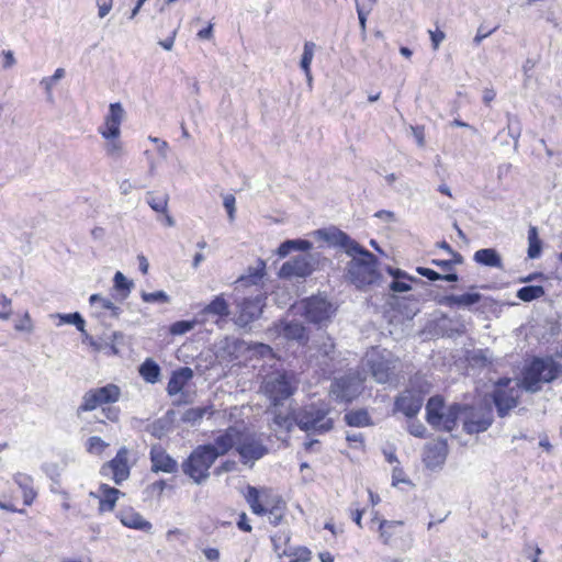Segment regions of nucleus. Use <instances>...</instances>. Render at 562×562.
I'll return each instance as SVG.
<instances>
[{
  "label": "nucleus",
  "instance_id": "1",
  "mask_svg": "<svg viewBox=\"0 0 562 562\" xmlns=\"http://www.w3.org/2000/svg\"><path fill=\"white\" fill-rule=\"evenodd\" d=\"M335 238L336 244L344 248L347 255L360 256L353 257L347 265L346 277L350 283L362 290L380 280L378 259L372 252L360 246L345 232L338 231Z\"/></svg>",
  "mask_w": 562,
  "mask_h": 562
},
{
  "label": "nucleus",
  "instance_id": "2",
  "mask_svg": "<svg viewBox=\"0 0 562 562\" xmlns=\"http://www.w3.org/2000/svg\"><path fill=\"white\" fill-rule=\"evenodd\" d=\"M121 396V387L114 383L91 387L82 395L76 413L80 416L100 408L108 420L116 423L120 419L121 409L114 404L120 401Z\"/></svg>",
  "mask_w": 562,
  "mask_h": 562
},
{
  "label": "nucleus",
  "instance_id": "3",
  "mask_svg": "<svg viewBox=\"0 0 562 562\" xmlns=\"http://www.w3.org/2000/svg\"><path fill=\"white\" fill-rule=\"evenodd\" d=\"M562 372V366L551 356H535L521 369L520 386L530 393L539 392L543 384L557 380Z\"/></svg>",
  "mask_w": 562,
  "mask_h": 562
},
{
  "label": "nucleus",
  "instance_id": "4",
  "mask_svg": "<svg viewBox=\"0 0 562 562\" xmlns=\"http://www.w3.org/2000/svg\"><path fill=\"white\" fill-rule=\"evenodd\" d=\"M217 459L211 443L195 447L189 457L182 462L183 473L194 483L202 484L210 477V469Z\"/></svg>",
  "mask_w": 562,
  "mask_h": 562
},
{
  "label": "nucleus",
  "instance_id": "5",
  "mask_svg": "<svg viewBox=\"0 0 562 562\" xmlns=\"http://www.w3.org/2000/svg\"><path fill=\"white\" fill-rule=\"evenodd\" d=\"M261 390L273 406L291 397L297 390L295 374L285 370H277L266 375Z\"/></svg>",
  "mask_w": 562,
  "mask_h": 562
},
{
  "label": "nucleus",
  "instance_id": "6",
  "mask_svg": "<svg viewBox=\"0 0 562 562\" xmlns=\"http://www.w3.org/2000/svg\"><path fill=\"white\" fill-rule=\"evenodd\" d=\"M461 404H452L445 411V398L441 395L431 396L426 404V420L435 428L451 431L456 428Z\"/></svg>",
  "mask_w": 562,
  "mask_h": 562
},
{
  "label": "nucleus",
  "instance_id": "7",
  "mask_svg": "<svg viewBox=\"0 0 562 562\" xmlns=\"http://www.w3.org/2000/svg\"><path fill=\"white\" fill-rule=\"evenodd\" d=\"M372 521L378 522L379 539L384 546L400 547L402 550L412 547V532L403 520H389L374 516Z\"/></svg>",
  "mask_w": 562,
  "mask_h": 562
},
{
  "label": "nucleus",
  "instance_id": "8",
  "mask_svg": "<svg viewBox=\"0 0 562 562\" xmlns=\"http://www.w3.org/2000/svg\"><path fill=\"white\" fill-rule=\"evenodd\" d=\"M520 387V383L514 385L510 378H501L495 382L492 400L499 417H505L512 409L518 406Z\"/></svg>",
  "mask_w": 562,
  "mask_h": 562
},
{
  "label": "nucleus",
  "instance_id": "9",
  "mask_svg": "<svg viewBox=\"0 0 562 562\" xmlns=\"http://www.w3.org/2000/svg\"><path fill=\"white\" fill-rule=\"evenodd\" d=\"M329 409L327 408L312 405L297 413L295 424L303 431L325 434L334 427V420L327 417Z\"/></svg>",
  "mask_w": 562,
  "mask_h": 562
},
{
  "label": "nucleus",
  "instance_id": "10",
  "mask_svg": "<svg viewBox=\"0 0 562 562\" xmlns=\"http://www.w3.org/2000/svg\"><path fill=\"white\" fill-rule=\"evenodd\" d=\"M396 361L391 355L373 349L368 359V370L378 383H387L394 375L396 370Z\"/></svg>",
  "mask_w": 562,
  "mask_h": 562
},
{
  "label": "nucleus",
  "instance_id": "11",
  "mask_svg": "<svg viewBox=\"0 0 562 562\" xmlns=\"http://www.w3.org/2000/svg\"><path fill=\"white\" fill-rule=\"evenodd\" d=\"M236 451L240 456L241 462L248 463L249 461H256L266 456L268 448L255 434L239 430Z\"/></svg>",
  "mask_w": 562,
  "mask_h": 562
},
{
  "label": "nucleus",
  "instance_id": "12",
  "mask_svg": "<svg viewBox=\"0 0 562 562\" xmlns=\"http://www.w3.org/2000/svg\"><path fill=\"white\" fill-rule=\"evenodd\" d=\"M128 458L130 450L126 447H121L115 457L101 467V475L111 477L117 485L122 484L131 474Z\"/></svg>",
  "mask_w": 562,
  "mask_h": 562
},
{
  "label": "nucleus",
  "instance_id": "13",
  "mask_svg": "<svg viewBox=\"0 0 562 562\" xmlns=\"http://www.w3.org/2000/svg\"><path fill=\"white\" fill-rule=\"evenodd\" d=\"M461 413H464L463 430L468 435L480 434L488 429L493 423V415L490 408H475L470 405H461Z\"/></svg>",
  "mask_w": 562,
  "mask_h": 562
},
{
  "label": "nucleus",
  "instance_id": "14",
  "mask_svg": "<svg viewBox=\"0 0 562 562\" xmlns=\"http://www.w3.org/2000/svg\"><path fill=\"white\" fill-rule=\"evenodd\" d=\"M243 496L246 503L249 505L252 514L257 516H265L266 508L274 502L279 496L272 492L269 487H255L247 485L243 492Z\"/></svg>",
  "mask_w": 562,
  "mask_h": 562
},
{
  "label": "nucleus",
  "instance_id": "15",
  "mask_svg": "<svg viewBox=\"0 0 562 562\" xmlns=\"http://www.w3.org/2000/svg\"><path fill=\"white\" fill-rule=\"evenodd\" d=\"M303 316L311 323L321 324L330 318L331 304L323 297L311 296L301 302Z\"/></svg>",
  "mask_w": 562,
  "mask_h": 562
},
{
  "label": "nucleus",
  "instance_id": "16",
  "mask_svg": "<svg viewBox=\"0 0 562 562\" xmlns=\"http://www.w3.org/2000/svg\"><path fill=\"white\" fill-rule=\"evenodd\" d=\"M360 383L351 376L336 379L331 384V393L336 400L346 404L351 403L360 395Z\"/></svg>",
  "mask_w": 562,
  "mask_h": 562
},
{
  "label": "nucleus",
  "instance_id": "17",
  "mask_svg": "<svg viewBox=\"0 0 562 562\" xmlns=\"http://www.w3.org/2000/svg\"><path fill=\"white\" fill-rule=\"evenodd\" d=\"M448 453V445L445 439H434L426 443L423 451V462L428 469H436L443 464Z\"/></svg>",
  "mask_w": 562,
  "mask_h": 562
},
{
  "label": "nucleus",
  "instance_id": "18",
  "mask_svg": "<svg viewBox=\"0 0 562 562\" xmlns=\"http://www.w3.org/2000/svg\"><path fill=\"white\" fill-rule=\"evenodd\" d=\"M313 270V265L306 256H296L281 266L279 276L285 279L305 278L312 274Z\"/></svg>",
  "mask_w": 562,
  "mask_h": 562
},
{
  "label": "nucleus",
  "instance_id": "19",
  "mask_svg": "<svg viewBox=\"0 0 562 562\" xmlns=\"http://www.w3.org/2000/svg\"><path fill=\"white\" fill-rule=\"evenodd\" d=\"M149 458L151 471L155 473H175L178 470L177 461L159 445L150 448Z\"/></svg>",
  "mask_w": 562,
  "mask_h": 562
},
{
  "label": "nucleus",
  "instance_id": "20",
  "mask_svg": "<svg viewBox=\"0 0 562 562\" xmlns=\"http://www.w3.org/2000/svg\"><path fill=\"white\" fill-rule=\"evenodd\" d=\"M394 404L395 408L406 417H414L423 406V396L413 390H405L395 398Z\"/></svg>",
  "mask_w": 562,
  "mask_h": 562
},
{
  "label": "nucleus",
  "instance_id": "21",
  "mask_svg": "<svg viewBox=\"0 0 562 562\" xmlns=\"http://www.w3.org/2000/svg\"><path fill=\"white\" fill-rule=\"evenodd\" d=\"M262 305L263 299L260 295L244 297L238 304V321L246 325L258 318L262 312Z\"/></svg>",
  "mask_w": 562,
  "mask_h": 562
},
{
  "label": "nucleus",
  "instance_id": "22",
  "mask_svg": "<svg viewBox=\"0 0 562 562\" xmlns=\"http://www.w3.org/2000/svg\"><path fill=\"white\" fill-rule=\"evenodd\" d=\"M125 116V110L122 104L116 102L110 104L109 114L105 119L102 135L105 138H116L120 136V126Z\"/></svg>",
  "mask_w": 562,
  "mask_h": 562
},
{
  "label": "nucleus",
  "instance_id": "23",
  "mask_svg": "<svg viewBox=\"0 0 562 562\" xmlns=\"http://www.w3.org/2000/svg\"><path fill=\"white\" fill-rule=\"evenodd\" d=\"M91 495L99 499V513L104 514L114 510L116 502L119 501L120 496L124 495V493H122L116 487H112L109 484L102 483L99 486L98 494L91 493Z\"/></svg>",
  "mask_w": 562,
  "mask_h": 562
},
{
  "label": "nucleus",
  "instance_id": "24",
  "mask_svg": "<svg viewBox=\"0 0 562 562\" xmlns=\"http://www.w3.org/2000/svg\"><path fill=\"white\" fill-rule=\"evenodd\" d=\"M121 524L130 529L148 532L151 524L132 507L122 508L117 514Z\"/></svg>",
  "mask_w": 562,
  "mask_h": 562
},
{
  "label": "nucleus",
  "instance_id": "25",
  "mask_svg": "<svg viewBox=\"0 0 562 562\" xmlns=\"http://www.w3.org/2000/svg\"><path fill=\"white\" fill-rule=\"evenodd\" d=\"M201 313L203 315H212L216 317L214 323L220 325V323L225 322L231 314L229 304L226 301L224 294H218L203 307Z\"/></svg>",
  "mask_w": 562,
  "mask_h": 562
},
{
  "label": "nucleus",
  "instance_id": "26",
  "mask_svg": "<svg viewBox=\"0 0 562 562\" xmlns=\"http://www.w3.org/2000/svg\"><path fill=\"white\" fill-rule=\"evenodd\" d=\"M192 378L193 371L189 367H182L173 371L167 384L168 394L172 396L180 393Z\"/></svg>",
  "mask_w": 562,
  "mask_h": 562
},
{
  "label": "nucleus",
  "instance_id": "27",
  "mask_svg": "<svg viewBox=\"0 0 562 562\" xmlns=\"http://www.w3.org/2000/svg\"><path fill=\"white\" fill-rule=\"evenodd\" d=\"M239 430L234 427H228L223 434L217 436L214 440L213 449L220 456L226 454L235 445L237 446V437Z\"/></svg>",
  "mask_w": 562,
  "mask_h": 562
},
{
  "label": "nucleus",
  "instance_id": "28",
  "mask_svg": "<svg viewBox=\"0 0 562 562\" xmlns=\"http://www.w3.org/2000/svg\"><path fill=\"white\" fill-rule=\"evenodd\" d=\"M482 299V295L477 292L473 293H463L460 295H446L442 300V303L448 307H470L476 303H479Z\"/></svg>",
  "mask_w": 562,
  "mask_h": 562
},
{
  "label": "nucleus",
  "instance_id": "29",
  "mask_svg": "<svg viewBox=\"0 0 562 562\" xmlns=\"http://www.w3.org/2000/svg\"><path fill=\"white\" fill-rule=\"evenodd\" d=\"M281 333L286 339L296 340L301 345H306L308 341V335L305 326L297 322L284 323Z\"/></svg>",
  "mask_w": 562,
  "mask_h": 562
},
{
  "label": "nucleus",
  "instance_id": "30",
  "mask_svg": "<svg viewBox=\"0 0 562 562\" xmlns=\"http://www.w3.org/2000/svg\"><path fill=\"white\" fill-rule=\"evenodd\" d=\"M14 481L22 491L23 504L31 506L37 496L33 487V479L30 475L19 473L14 476Z\"/></svg>",
  "mask_w": 562,
  "mask_h": 562
},
{
  "label": "nucleus",
  "instance_id": "31",
  "mask_svg": "<svg viewBox=\"0 0 562 562\" xmlns=\"http://www.w3.org/2000/svg\"><path fill=\"white\" fill-rule=\"evenodd\" d=\"M285 512H286V504L282 499V497L279 495L274 499L272 505H270L266 508L265 516H268L269 522L272 526H279L285 517Z\"/></svg>",
  "mask_w": 562,
  "mask_h": 562
},
{
  "label": "nucleus",
  "instance_id": "32",
  "mask_svg": "<svg viewBox=\"0 0 562 562\" xmlns=\"http://www.w3.org/2000/svg\"><path fill=\"white\" fill-rule=\"evenodd\" d=\"M474 260L486 267L502 268V259L493 248H483L474 252Z\"/></svg>",
  "mask_w": 562,
  "mask_h": 562
},
{
  "label": "nucleus",
  "instance_id": "33",
  "mask_svg": "<svg viewBox=\"0 0 562 562\" xmlns=\"http://www.w3.org/2000/svg\"><path fill=\"white\" fill-rule=\"evenodd\" d=\"M214 413L215 411L212 404L201 407H191L183 413L181 420L187 424L195 425L201 422L205 415L213 416Z\"/></svg>",
  "mask_w": 562,
  "mask_h": 562
},
{
  "label": "nucleus",
  "instance_id": "34",
  "mask_svg": "<svg viewBox=\"0 0 562 562\" xmlns=\"http://www.w3.org/2000/svg\"><path fill=\"white\" fill-rule=\"evenodd\" d=\"M312 248V243L306 239H288L280 244L277 255L280 258L286 257L293 250L307 251Z\"/></svg>",
  "mask_w": 562,
  "mask_h": 562
},
{
  "label": "nucleus",
  "instance_id": "35",
  "mask_svg": "<svg viewBox=\"0 0 562 562\" xmlns=\"http://www.w3.org/2000/svg\"><path fill=\"white\" fill-rule=\"evenodd\" d=\"M89 303L94 306L100 314L109 313L111 316H117L120 308L108 297L100 294H92L89 297Z\"/></svg>",
  "mask_w": 562,
  "mask_h": 562
},
{
  "label": "nucleus",
  "instance_id": "36",
  "mask_svg": "<svg viewBox=\"0 0 562 562\" xmlns=\"http://www.w3.org/2000/svg\"><path fill=\"white\" fill-rule=\"evenodd\" d=\"M344 419L346 424L351 427H367L372 425L371 417L364 408L346 413Z\"/></svg>",
  "mask_w": 562,
  "mask_h": 562
},
{
  "label": "nucleus",
  "instance_id": "37",
  "mask_svg": "<svg viewBox=\"0 0 562 562\" xmlns=\"http://www.w3.org/2000/svg\"><path fill=\"white\" fill-rule=\"evenodd\" d=\"M315 44L313 42H305L303 46V54L301 57L300 66L305 74L307 83L311 85L313 77L311 72V64L314 58Z\"/></svg>",
  "mask_w": 562,
  "mask_h": 562
},
{
  "label": "nucleus",
  "instance_id": "38",
  "mask_svg": "<svg viewBox=\"0 0 562 562\" xmlns=\"http://www.w3.org/2000/svg\"><path fill=\"white\" fill-rule=\"evenodd\" d=\"M65 76L66 70L59 67L55 70L54 75L41 79L40 86L44 89L46 99L48 101L52 102L54 100L53 89Z\"/></svg>",
  "mask_w": 562,
  "mask_h": 562
},
{
  "label": "nucleus",
  "instance_id": "39",
  "mask_svg": "<svg viewBox=\"0 0 562 562\" xmlns=\"http://www.w3.org/2000/svg\"><path fill=\"white\" fill-rule=\"evenodd\" d=\"M139 374L146 382L156 383L160 376V367L153 359H146L139 367Z\"/></svg>",
  "mask_w": 562,
  "mask_h": 562
},
{
  "label": "nucleus",
  "instance_id": "40",
  "mask_svg": "<svg viewBox=\"0 0 562 562\" xmlns=\"http://www.w3.org/2000/svg\"><path fill=\"white\" fill-rule=\"evenodd\" d=\"M541 250L542 241L539 238L538 229L536 226H530L528 229V257L531 259L538 258Z\"/></svg>",
  "mask_w": 562,
  "mask_h": 562
},
{
  "label": "nucleus",
  "instance_id": "41",
  "mask_svg": "<svg viewBox=\"0 0 562 562\" xmlns=\"http://www.w3.org/2000/svg\"><path fill=\"white\" fill-rule=\"evenodd\" d=\"M544 295V289L541 285H526L517 291V297L524 302H531Z\"/></svg>",
  "mask_w": 562,
  "mask_h": 562
},
{
  "label": "nucleus",
  "instance_id": "42",
  "mask_svg": "<svg viewBox=\"0 0 562 562\" xmlns=\"http://www.w3.org/2000/svg\"><path fill=\"white\" fill-rule=\"evenodd\" d=\"M109 447V443L105 442L101 437L92 436L89 437L86 441V450L90 454H102L104 450Z\"/></svg>",
  "mask_w": 562,
  "mask_h": 562
},
{
  "label": "nucleus",
  "instance_id": "43",
  "mask_svg": "<svg viewBox=\"0 0 562 562\" xmlns=\"http://www.w3.org/2000/svg\"><path fill=\"white\" fill-rule=\"evenodd\" d=\"M195 321H177L169 327V333L173 336L183 335L194 328Z\"/></svg>",
  "mask_w": 562,
  "mask_h": 562
},
{
  "label": "nucleus",
  "instance_id": "44",
  "mask_svg": "<svg viewBox=\"0 0 562 562\" xmlns=\"http://www.w3.org/2000/svg\"><path fill=\"white\" fill-rule=\"evenodd\" d=\"M273 423L279 428L290 430L295 423V417H293L291 413L277 412L273 416Z\"/></svg>",
  "mask_w": 562,
  "mask_h": 562
},
{
  "label": "nucleus",
  "instance_id": "45",
  "mask_svg": "<svg viewBox=\"0 0 562 562\" xmlns=\"http://www.w3.org/2000/svg\"><path fill=\"white\" fill-rule=\"evenodd\" d=\"M133 283L125 278V276L117 271L114 276V288L123 293V296H127L131 292Z\"/></svg>",
  "mask_w": 562,
  "mask_h": 562
},
{
  "label": "nucleus",
  "instance_id": "46",
  "mask_svg": "<svg viewBox=\"0 0 562 562\" xmlns=\"http://www.w3.org/2000/svg\"><path fill=\"white\" fill-rule=\"evenodd\" d=\"M59 317L64 323L72 324L76 326V328L80 333H85L86 323L79 313L75 312V313H70V314H64V315H60Z\"/></svg>",
  "mask_w": 562,
  "mask_h": 562
},
{
  "label": "nucleus",
  "instance_id": "47",
  "mask_svg": "<svg viewBox=\"0 0 562 562\" xmlns=\"http://www.w3.org/2000/svg\"><path fill=\"white\" fill-rule=\"evenodd\" d=\"M12 313V300L0 292V321H8Z\"/></svg>",
  "mask_w": 562,
  "mask_h": 562
},
{
  "label": "nucleus",
  "instance_id": "48",
  "mask_svg": "<svg viewBox=\"0 0 562 562\" xmlns=\"http://www.w3.org/2000/svg\"><path fill=\"white\" fill-rule=\"evenodd\" d=\"M147 202L149 206L156 212L165 213L167 211L168 198L165 194L157 196L150 195L148 196Z\"/></svg>",
  "mask_w": 562,
  "mask_h": 562
},
{
  "label": "nucleus",
  "instance_id": "49",
  "mask_svg": "<svg viewBox=\"0 0 562 562\" xmlns=\"http://www.w3.org/2000/svg\"><path fill=\"white\" fill-rule=\"evenodd\" d=\"M142 300L146 303H167L169 301L168 295L164 291L156 292H143Z\"/></svg>",
  "mask_w": 562,
  "mask_h": 562
},
{
  "label": "nucleus",
  "instance_id": "50",
  "mask_svg": "<svg viewBox=\"0 0 562 562\" xmlns=\"http://www.w3.org/2000/svg\"><path fill=\"white\" fill-rule=\"evenodd\" d=\"M14 329L16 331L30 333L33 329V322L27 312H25L15 323Z\"/></svg>",
  "mask_w": 562,
  "mask_h": 562
},
{
  "label": "nucleus",
  "instance_id": "51",
  "mask_svg": "<svg viewBox=\"0 0 562 562\" xmlns=\"http://www.w3.org/2000/svg\"><path fill=\"white\" fill-rule=\"evenodd\" d=\"M247 349L262 358L272 353V348L269 345L262 342L249 345Z\"/></svg>",
  "mask_w": 562,
  "mask_h": 562
},
{
  "label": "nucleus",
  "instance_id": "52",
  "mask_svg": "<svg viewBox=\"0 0 562 562\" xmlns=\"http://www.w3.org/2000/svg\"><path fill=\"white\" fill-rule=\"evenodd\" d=\"M392 483L397 486L401 483L411 484V481L406 477L404 470L400 467H395L392 471Z\"/></svg>",
  "mask_w": 562,
  "mask_h": 562
},
{
  "label": "nucleus",
  "instance_id": "53",
  "mask_svg": "<svg viewBox=\"0 0 562 562\" xmlns=\"http://www.w3.org/2000/svg\"><path fill=\"white\" fill-rule=\"evenodd\" d=\"M416 272L430 281H437L441 279V274L430 268L417 267Z\"/></svg>",
  "mask_w": 562,
  "mask_h": 562
},
{
  "label": "nucleus",
  "instance_id": "54",
  "mask_svg": "<svg viewBox=\"0 0 562 562\" xmlns=\"http://www.w3.org/2000/svg\"><path fill=\"white\" fill-rule=\"evenodd\" d=\"M235 202H236V200H235V196L233 194H226L224 196L223 204H224V207L227 211L229 220H232V221L235 217Z\"/></svg>",
  "mask_w": 562,
  "mask_h": 562
},
{
  "label": "nucleus",
  "instance_id": "55",
  "mask_svg": "<svg viewBox=\"0 0 562 562\" xmlns=\"http://www.w3.org/2000/svg\"><path fill=\"white\" fill-rule=\"evenodd\" d=\"M112 1L113 0H97L98 16L100 19H103L109 14L112 9Z\"/></svg>",
  "mask_w": 562,
  "mask_h": 562
},
{
  "label": "nucleus",
  "instance_id": "56",
  "mask_svg": "<svg viewBox=\"0 0 562 562\" xmlns=\"http://www.w3.org/2000/svg\"><path fill=\"white\" fill-rule=\"evenodd\" d=\"M429 35H430L432 48L435 50H437L439 48L441 42L446 38V34L440 30H436V31L430 30Z\"/></svg>",
  "mask_w": 562,
  "mask_h": 562
},
{
  "label": "nucleus",
  "instance_id": "57",
  "mask_svg": "<svg viewBox=\"0 0 562 562\" xmlns=\"http://www.w3.org/2000/svg\"><path fill=\"white\" fill-rule=\"evenodd\" d=\"M237 527L244 532H251L252 527L248 520V516L245 512L240 513L237 520Z\"/></svg>",
  "mask_w": 562,
  "mask_h": 562
},
{
  "label": "nucleus",
  "instance_id": "58",
  "mask_svg": "<svg viewBox=\"0 0 562 562\" xmlns=\"http://www.w3.org/2000/svg\"><path fill=\"white\" fill-rule=\"evenodd\" d=\"M390 289L393 292H407L411 290V285L406 282L400 281V280H394L390 284Z\"/></svg>",
  "mask_w": 562,
  "mask_h": 562
},
{
  "label": "nucleus",
  "instance_id": "59",
  "mask_svg": "<svg viewBox=\"0 0 562 562\" xmlns=\"http://www.w3.org/2000/svg\"><path fill=\"white\" fill-rule=\"evenodd\" d=\"M431 263L439 267L442 271L453 270V261L451 260L432 259Z\"/></svg>",
  "mask_w": 562,
  "mask_h": 562
},
{
  "label": "nucleus",
  "instance_id": "60",
  "mask_svg": "<svg viewBox=\"0 0 562 562\" xmlns=\"http://www.w3.org/2000/svg\"><path fill=\"white\" fill-rule=\"evenodd\" d=\"M177 35V30L172 31L171 35L167 38L159 41L158 44L166 50H171L175 44V38Z\"/></svg>",
  "mask_w": 562,
  "mask_h": 562
},
{
  "label": "nucleus",
  "instance_id": "61",
  "mask_svg": "<svg viewBox=\"0 0 562 562\" xmlns=\"http://www.w3.org/2000/svg\"><path fill=\"white\" fill-rule=\"evenodd\" d=\"M203 553L209 561H217L220 559V551L216 548H206L203 550Z\"/></svg>",
  "mask_w": 562,
  "mask_h": 562
},
{
  "label": "nucleus",
  "instance_id": "62",
  "mask_svg": "<svg viewBox=\"0 0 562 562\" xmlns=\"http://www.w3.org/2000/svg\"><path fill=\"white\" fill-rule=\"evenodd\" d=\"M364 513H366V510L363 508L356 509L351 513V518L359 528H362V517H363Z\"/></svg>",
  "mask_w": 562,
  "mask_h": 562
},
{
  "label": "nucleus",
  "instance_id": "63",
  "mask_svg": "<svg viewBox=\"0 0 562 562\" xmlns=\"http://www.w3.org/2000/svg\"><path fill=\"white\" fill-rule=\"evenodd\" d=\"M496 97V92L492 88H485L483 90V102L490 104Z\"/></svg>",
  "mask_w": 562,
  "mask_h": 562
},
{
  "label": "nucleus",
  "instance_id": "64",
  "mask_svg": "<svg viewBox=\"0 0 562 562\" xmlns=\"http://www.w3.org/2000/svg\"><path fill=\"white\" fill-rule=\"evenodd\" d=\"M213 34V26L210 24L207 27L202 29L198 32V37L201 40H210Z\"/></svg>",
  "mask_w": 562,
  "mask_h": 562
}]
</instances>
